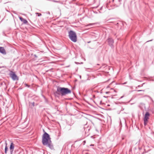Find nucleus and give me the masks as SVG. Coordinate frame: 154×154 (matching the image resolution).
<instances>
[{
  "label": "nucleus",
  "instance_id": "nucleus-6",
  "mask_svg": "<svg viewBox=\"0 0 154 154\" xmlns=\"http://www.w3.org/2000/svg\"><path fill=\"white\" fill-rule=\"evenodd\" d=\"M107 42L111 48L113 47V44L114 43L113 40L111 38H109L107 39Z\"/></svg>",
  "mask_w": 154,
  "mask_h": 154
},
{
  "label": "nucleus",
  "instance_id": "nucleus-10",
  "mask_svg": "<svg viewBox=\"0 0 154 154\" xmlns=\"http://www.w3.org/2000/svg\"><path fill=\"white\" fill-rule=\"evenodd\" d=\"M5 154H7V152L8 151V148L7 146V143L6 142H5Z\"/></svg>",
  "mask_w": 154,
  "mask_h": 154
},
{
  "label": "nucleus",
  "instance_id": "nucleus-2",
  "mask_svg": "<svg viewBox=\"0 0 154 154\" xmlns=\"http://www.w3.org/2000/svg\"><path fill=\"white\" fill-rule=\"evenodd\" d=\"M71 91L67 88L58 87L57 91L54 92L55 95L59 97L60 95L64 96L67 94H70Z\"/></svg>",
  "mask_w": 154,
  "mask_h": 154
},
{
  "label": "nucleus",
  "instance_id": "nucleus-22",
  "mask_svg": "<svg viewBox=\"0 0 154 154\" xmlns=\"http://www.w3.org/2000/svg\"><path fill=\"white\" fill-rule=\"evenodd\" d=\"M126 83L125 82V83H124V84H125Z\"/></svg>",
  "mask_w": 154,
  "mask_h": 154
},
{
  "label": "nucleus",
  "instance_id": "nucleus-17",
  "mask_svg": "<svg viewBox=\"0 0 154 154\" xmlns=\"http://www.w3.org/2000/svg\"><path fill=\"white\" fill-rule=\"evenodd\" d=\"M124 97V96H122L120 98V99Z\"/></svg>",
  "mask_w": 154,
  "mask_h": 154
},
{
  "label": "nucleus",
  "instance_id": "nucleus-13",
  "mask_svg": "<svg viewBox=\"0 0 154 154\" xmlns=\"http://www.w3.org/2000/svg\"><path fill=\"white\" fill-rule=\"evenodd\" d=\"M32 106H35V103L34 102H33L32 103Z\"/></svg>",
  "mask_w": 154,
  "mask_h": 154
},
{
  "label": "nucleus",
  "instance_id": "nucleus-18",
  "mask_svg": "<svg viewBox=\"0 0 154 154\" xmlns=\"http://www.w3.org/2000/svg\"><path fill=\"white\" fill-rule=\"evenodd\" d=\"M93 145H91V146H93Z\"/></svg>",
  "mask_w": 154,
  "mask_h": 154
},
{
  "label": "nucleus",
  "instance_id": "nucleus-21",
  "mask_svg": "<svg viewBox=\"0 0 154 154\" xmlns=\"http://www.w3.org/2000/svg\"><path fill=\"white\" fill-rule=\"evenodd\" d=\"M54 1V2H56V1Z\"/></svg>",
  "mask_w": 154,
  "mask_h": 154
},
{
  "label": "nucleus",
  "instance_id": "nucleus-12",
  "mask_svg": "<svg viewBox=\"0 0 154 154\" xmlns=\"http://www.w3.org/2000/svg\"><path fill=\"white\" fill-rule=\"evenodd\" d=\"M25 85H26V87H30V85H28L27 84H25Z\"/></svg>",
  "mask_w": 154,
  "mask_h": 154
},
{
  "label": "nucleus",
  "instance_id": "nucleus-15",
  "mask_svg": "<svg viewBox=\"0 0 154 154\" xmlns=\"http://www.w3.org/2000/svg\"><path fill=\"white\" fill-rule=\"evenodd\" d=\"M82 131H84L85 130V128L84 127H83V128H82Z\"/></svg>",
  "mask_w": 154,
  "mask_h": 154
},
{
  "label": "nucleus",
  "instance_id": "nucleus-16",
  "mask_svg": "<svg viewBox=\"0 0 154 154\" xmlns=\"http://www.w3.org/2000/svg\"><path fill=\"white\" fill-rule=\"evenodd\" d=\"M137 91H143L142 90H137Z\"/></svg>",
  "mask_w": 154,
  "mask_h": 154
},
{
  "label": "nucleus",
  "instance_id": "nucleus-11",
  "mask_svg": "<svg viewBox=\"0 0 154 154\" xmlns=\"http://www.w3.org/2000/svg\"><path fill=\"white\" fill-rule=\"evenodd\" d=\"M35 14H38V17H39V16H40L42 15V14H41V13H35Z\"/></svg>",
  "mask_w": 154,
  "mask_h": 154
},
{
  "label": "nucleus",
  "instance_id": "nucleus-4",
  "mask_svg": "<svg viewBox=\"0 0 154 154\" xmlns=\"http://www.w3.org/2000/svg\"><path fill=\"white\" fill-rule=\"evenodd\" d=\"M10 75L13 80H18L19 79L18 77L13 71H11V72Z\"/></svg>",
  "mask_w": 154,
  "mask_h": 154
},
{
  "label": "nucleus",
  "instance_id": "nucleus-7",
  "mask_svg": "<svg viewBox=\"0 0 154 154\" xmlns=\"http://www.w3.org/2000/svg\"><path fill=\"white\" fill-rule=\"evenodd\" d=\"M15 145L13 142H11L10 146V154H13L14 148Z\"/></svg>",
  "mask_w": 154,
  "mask_h": 154
},
{
  "label": "nucleus",
  "instance_id": "nucleus-24",
  "mask_svg": "<svg viewBox=\"0 0 154 154\" xmlns=\"http://www.w3.org/2000/svg\"><path fill=\"white\" fill-rule=\"evenodd\" d=\"M138 87H140V86H139V85H138Z\"/></svg>",
  "mask_w": 154,
  "mask_h": 154
},
{
  "label": "nucleus",
  "instance_id": "nucleus-1",
  "mask_svg": "<svg viewBox=\"0 0 154 154\" xmlns=\"http://www.w3.org/2000/svg\"><path fill=\"white\" fill-rule=\"evenodd\" d=\"M42 142L43 145L48 147L50 149L52 150L54 149L50 135L46 132L42 136Z\"/></svg>",
  "mask_w": 154,
  "mask_h": 154
},
{
  "label": "nucleus",
  "instance_id": "nucleus-23",
  "mask_svg": "<svg viewBox=\"0 0 154 154\" xmlns=\"http://www.w3.org/2000/svg\"><path fill=\"white\" fill-rule=\"evenodd\" d=\"M21 152H20V153H21Z\"/></svg>",
  "mask_w": 154,
  "mask_h": 154
},
{
  "label": "nucleus",
  "instance_id": "nucleus-8",
  "mask_svg": "<svg viewBox=\"0 0 154 154\" xmlns=\"http://www.w3.org/2000/svg\"><path fill=\"white\" fill-rule=\"evenodd\" d=\"M20 20L24 24H27L28 23L27 21L25 19L23 18L22 17H19Z\"/></svg>",
  "mask_w": 154,
  "mask_h": 154
},
{
  "label": "nucleus",
  "instance_id": "nucleus-20",
  "mask_svg": "<svg viewBox=\"0 0 154 154\" xmlns=\"http://www.w3.org/2000/svg\"><path fill=\"white\" fill-rule=\"evenodd\" d=\"M104 97H105V98L107 97H106V96H104Z\"/></svg>",
  "mask_w": 154,
  "mask_h": 154
},
{
  "label": "nucleus",
  "instance_id": "nucleus-3",
  "mask_svg": "<svg viewBox=\"0 0 154 154\" xmlns=\"http://www.w3.org/2000/svg\"><path fill=\"white\" fill-rule=\"evenodd\" d=\"M69 37L70 39L73 42H75L77 41V36L75 32L72 30L69 32Z\"/></svg>",
  "mask_w": 154,
  "mask_h": 154
},
{
  "label": "nucleus",
  "instance_id": "nucleus-5",
  "mask_svg": "<svg viewBox=\"0 0 154 154\" xmlns=\"http://www.w3.org/2000/svg\"><path fill=\"white\" fill-rule=\"evenodd\" d=\"M150 116V114L148 112H146L145 115L143 119V121L144 122V125L145 126H146L147 124L148 120L149 119V117Z\"/></svg>",
  "mask_w": 154,
  "mask_h": 154
},
{
  "label": "nucleus",
  "instance_id": "nucleus-14",
  "mask_svg": "<svg viewBox=\"0 0 154 154\" xmlns=\"http://www.w3.org/2000/svg\"><path fill=\"white\" fill-rule=\"evenodd\" d=\"M110 93V91H107V92H106V94H108Z\"/></svg>",
  "mask_w": 154,
  "mask_h": 154
},
{
  "label": "nucleus",
  "instance_id": "nucleus-25",
  "mask_svg": "<svg viewBox=\"0 0 154 154\" xmlns=\"http://www.w3.org/2000/svg\"><path fill=\"white\" fill-rule=\"evenodd\" d=\"M152 40H150V41H152Z\"/></svg>",
  "mask_w": 154,
  "mask_h": 154
},
{
  "label": "nucleus",
  "instance_id": "nucleus-9",
  "mask_svg": "<svg viewBox=\"0 0 154 154\" xmlns=\"http://www.w3.org/2000/svg\"><path fill=\"white\" fill-rule=\"evenodd\" d=\"M0 52L4 54H6V51L4 48L0 47Z\"/></svg>",
  "mask_w": 154,
  "mask_h": 154
},
{
  "label": "nucleus",
  "instance_id": "nucleus-19",
  "mask_svg": "<svg viewBox=\"0 0 154 154\" xmlns=\"http://www.w3.org/2000/svg\"><path fill=\"white\" fill-rule=\"evenodd\" d=\"M101 102H102V101H100V103H101Z\"/></svg>",
  "mask_w": 154,
  "mask_h": 154
}]
</instances>
